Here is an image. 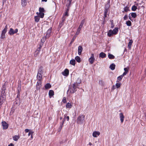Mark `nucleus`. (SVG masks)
<instances>
[{"mask_svg": "<svg viewBox=\"0 0 146 146\" xmlns=\"http://www.w3.org/2000/svg\"><path fill=\"white\" fill-rule=\"evenodd\" d=\"M6 88V85L4 84L2 86L1 93L0 95V98H1V99L5 100V90Z\"/></svg>", "mask_w": 146, "mask_h": 146, "instance_id": "1", "label": "nucleus"}, {"mask_svg": "<svg viewBox=\"0 0 146 146\" xmlns=\"http://www.w3.org/2000/svg\"><path fill=\"white\" fill-rule=\"evenodd\" d=\"M77 88L76 86L74 83L72 86L70 85L69 86L68 90L67 91V92L69 91L70 93L72 94L74 93L76 91Z\"/></svg>", "mask_w": 146, "mask_h": 146, "instance_id": "2", "label": "nucleus"}, {"mask_svg": "<svg viewBox=\"0 0 146 146\" xmlns=\"http://www.w3.org/2000/svg\"><path fill=\"white\" fill-rule=\"evenodd\" d=\"M52 28H50L47 31L46 36L44 37L42 39H41V41L42 42V44L44 42L46 38H48L50 36L52 31Z\"/></svg>", "mask_w": 146, "mask_h": 146, "instance_id": "3", "label": "nucleus"}, {"mask_svg": "<svg viewBox=\"0 0 146 146\" xmlns=\"http://www.w3.org/2000/svg\"><path fill=\"white\" fill-rule=\"evenodd\" d=\"M85 116L83 115H80L78 117L77 119V123L78 124L82 123L84 120Z\"/></svg>", "mask_w": 146, "mask_h": 146, "instance_id": "4", "label": "nucleus"}, {"mask_svg": "<svg viewBox=\"0 0 146 146\" xmlns=\"http://www.w3.org/2000/svg\"><path fill=\"white\" fill-rule=\"evenodd\" d=\"M84 21L85 19H83L82 21L80 24L77 29V31L76 32V35H78L84 23Z\"/></svg>", "mask_w": 146, "mask_h": 146, "instance_id": "5", "label": "nucleus"}, {"mask_svg": "<svg viewBox=\"0 0 146 146\" xmlns=\"http://www.w3.org/2000/svg\"><path fill=\"white\" fill-rule=\"evenodd\" d=\"M42 42L41 41L40 44L39 46L36 49V50L35 52L34 55L35 56H36L39 53L40 51V49L41 47V45L43 44V43L42 44Z\"/></svg>", "mask_w": 146, "mask_h": 146, "instance_id": "6", "label": "nucleus"}, {"mask_svg": "<svg viewBox=\"0 0 146 146\" xmlns=\"http://www.w3.org/2000/svg\"><path fill=\"white\" fill-rule=\"evenodd\" d=\"M95 60V59L94 54H91V56L89 58L88 60L90 63V64H92L94 63Z\"/></svg>", "mask_w": 146, "mask_h": 146, "instance_id": "7", "label": "nucleus"}, {"mask_svg": "<svg viewBox=\"0 0 146 146\" xmlns=\"http://www.w3.org/2000/svg\"><path fill=\"white\" fill-rule=\"evenodd\" d=\"M2 125L3 126V129H6L8 127V124L5 121H3L2 122Z\"/></svg>", "mask_w": 146, "mask_h": 146, "instance_id": "8", "label": "nucleus"}, {"mask_svg": "<svg viewBox=\"0 0 146 146\" xmlns=\"http://www.w3.org/2000/svg\"><path fill=\"white\" fill-rule=\"evenodd\" d=\"M119 118L121 123H123V122L125 118V117L123 115V113H121L119 114Z\"/></svg>", "mask_w": 146, "mask_h": 146, "instance_id": "9", "label": "nucleus"}, {"mask_svg": "<svg viewBox=\"0 0 146 146\" xmlns=\"http://www.w3.org/2000/svg\"><path fill=\"white\" fill-rule=\"evenodd\" d=\"M38 73L43 74L44 73V70L42 66H40L39 68Z\"/></svg>", "mask_w": 146, "mask_h": 146, "instance_id": "10", "label": "nucleus"}, {"mask_svg": "<svg viewBox=\"0 0 146 146\" xmlns=\"http://www.w3.org/2000/svg\"><path fill=\"white\" fill-rule=\"evenodd\" d=\"M69 70L66 69L64 72H62V74L64 76H67L69 74Z\"/></svg>", "mask_w": 146, "mask_h": 146, "instance_id": "11", "label": "nucleus"}, {"mask_svg": "<svg viewBox=\"0 0 146 146\" xmlns=\"http://www.w3.org/2000/svg\"><path fill=\"white\" fill-rule=\"evenodd\" d=\"M27 0H21V4L22 6L24 7L27 5Z\"/></svg>", "mask_w": 146, "mask_h": 146, "instance_id": "12", "label": "nucleus"}, {"mask_svg": "<svg viewBox=\"0 0 146 146\" xmlns=\"http://www.w3.org/2000/svg\"><path fill=\"white\" fill-rule=\"evenodd\" d=\"M100 134V133L98 131H94L93 133V136L95 137H97V136H99Z\"/></svg>", "mask_w": 146, "mask_h": 146, "instance_id": "13", "label": "nucleus"}, {"mask_svg": "<svg viewBox=\"0 0 146 146\" xmlns=\"http://www.w3.org/2000/svg\"><path fill=\"white\" fill-rule=\"evenodd\" d=\"M106 56V54L103 52H101L99 54V57L102 58H105Z\"/></svg>", "mask_w": 146, "mask_h": 146, "instance_id": "14", "label": "nucleus"}, {"mask_svg": "<svg viewBox=\"0 0 146 146\" xmlns=\"http://www.w3.org/2000/svg\"><path fill=\"white\" fill-rule=\"evenodd\" d=\"M42 74H40L39 73H38L37 75V79L42 80Z\"/></svg>", "mask_w": 146, "mask_h": 146, "instance_id": "15", "label": "nucleus"}, {"mask_svg": "<svg viewBox=\"0 0 146 146\" xmlns=\"http://www.w3.org/2000/svg\"><path fill=\"white\" fill-rule=\"evenodd\" d=\"M8 33L11 35H12L15 34L14 31L12 28H11L8 32Z\"/></svg>", "mask_w": 146, "mask_h": 146, "instance_id": "16", "label": "nucleus"}, {"mask_svg": "<svg viewBox=\"0 0 146 146\" xmlns=\"http://www.w3.org/2000/svg\"><path fill=\"white\" fill-rule=\"evenodd\" d=\"M83 50V48L81 46H79L78 47V54L79 55H80L81 54Z\"/></svg>", "mask_w": 146, "mask_h": 146, "instance_id": "17", "label": "nucleus"}, {"mask_svg": "<svg viewBox=\"0 0 146 146\" xmlns=\"http://www.w3.org/2000/svg\"><path fill=\"white\" fill-rule=\"evenodd\" d=\"M133 41L131 39L129 40V42L128 44V48H129V49H130L131 48V46L133 43Z\"/></svg>", "mask_w": 146, "mask_h": 146, "instance_id": "18", "label": "nucleus"}, {"mask_svg": "<svg viewBox=\"0 0 146 146\" xmlns=\"http://www.w3.org/2000/svg\"><path fill=\"white\" fill-rule=\"evenodd\" d=\"M76 60H75L73 59L71 60L70 62V64L74 66L75 64Z\"/></svg>", "mask_w": 146, "mask_h": 146, "instance_id": "19", "label": "nucleus"}, {"mask_svg": "<svg viewBox=\"0 0 146 146\" xmlns=\"http://www.w3.org/2000/svg\"><path fill=\"white\" fill-rule=\"evenodd\" d=\"M118 29L117 27H116L112 31V32L113 35H116L118 32Z\"/></svg>", "mask_w": 146, "mask_h": 146, "instance_id": "20", "label": "nucleus"}, {"mask_svg": "<svg viewBox=\"0 0 146 146\" xmlns=\"http://www.w3.org/2000/svg\"><path fill=\"white\" fill-rule=\"evenodd\" d=\"M46 89H48L51 87V85L49 83L46 84L44 86Z\"/></svg>", "mask_w": 146, "mask_h": 146, "instance_id": "21", "label": "nucleus"}, {"mask_svg": "<svg viewBox=\"0 0 146 146\" xmlns=\"http://www.w3.org/2000/svg\"><path fill=\"white\" fill-rule=\"evenodd\" d=\"M20 138V136L19 135H15L13 137V139L15 141H17Z\"/></svg>", "mask_w": 146, "mask_h": 146, "instance_id": "22", "label": "nucleus"}, {"mask_svg": "<svg viewBox=\"0 0 146 146\" xmlns=\"http://www.w3.org/2000/svg\"><path fill=\"white\" fill-rule=\"evenodd\" d=\"M72 0H67L66 1L67 3L66 4V6L67 7H70L71 4Z\"/></svg>", "mask_w": 146, "mask_h": 146, "instance_id": "23", "label": "nucleus"}, {"mask_svg": "<svg viewBox=\"0 0 146 146\" xmlns=\"http://www.w3.org/2000/svg\"><path fill=\"white\" fill-rule=\"evenodd\" d=\"M113 34L112 32V31L111 30H110L109 31L108 33V35L109 37L111 36Z\"/></svg>", "mask_w": 146, "mask_h": 146, "instance_id": "24", "label": "nucleus"}, {"mask_svg": "<svg viewBox=\"0 0 146 146\" xmlns=\"http://www.w3.org/2000/svg\"><path fill=\"white\" fill-rule=\"evenodd\" d=\"M108 57L110 59H112L115 58V56L113 55L108 53Z\"/></svg>", "mask_w": 146, "mask_h": 146, "instance_id": "25", "label": "nucleus"}, {"mask_svg": "<svg viewBox=\"0 0 146 146\" xmlns=\"http://www.w3.org/2000/svg\"><path fill=\"white\" fill-rule=\"evenodd\" d=\"M75 60H76L77 62L78 63L80 62L81 61L80 57L78 56H77L75 57Z\"/></svg>", "mask_w": 146, "mask_h": 146, "instance_id": "26", "label": "nucleus"}, {"mask_svg": "<svg viewBox=\"0 0 146 146\" xmlns=\"http://www.w3.org/2000/svg\"><path fill=\"white\" fill-rule=\"evenodd\" d=\"M115 65L114 64L112 63L110 65V68L111 70H113L115 69Z\"/></svg>", "mask_w": 146, "mask_h": 146, "instance_id": "27", "label": "nucleus"}, {"mask_svg": "<svg viewBox=\"0 0 146 146\" xmlns=\"http://www.w3.org/2000/svg\"><path fill=\"white\" fill-rule=\"evenodd\" d=\"M129 14L131 15V17L133 18H135L137 16L136 14L135 13H131Z\"/></svg>", "mask_w": 146, "mask_h": 146, "instance_id": "28", "label": "nucleus"}, {"mask_svg": "<svg viewBox=\"0 0 146 146\" xmlns=\"http://www.w3.org/2000/svg\"><path fill=\"white\" fill-rule=\"evenodd\" d=\"M54 95V92L52 90H50L49 92V95L50 97H51Z\"/></svg>", "mask_w": 146, "mask_h": 146, "instance_id": "29", "label": "nucleus"}, {"mask_svg": "<svg viewBox=\"0 0 146 146\" xmlns=\"http://www.w3.org/2000/svg\"><path fill=\"white\" fill-rule=\"evenodd\" d=\"M81 82V80H80L78 78L77 80V82L75 84H76V86H78V84H80Z\"/></svg>", "mask_w": 146, "mask_h": 146, "instance_id": "30", "label": "nucleus"}, {"mask_svg": "<svg viewBox=\"0 0 146 146\" xmlns=\"http://www.w3.org/2000/svg\"><path fill=\"white\" fill-rule=\"evenodd\" d=\"M38 81L37 83L36 86H41V84H42V80H38Z\"/></svg>", "mask_w": 146, "mask_h": 146, "instance_id": "31", "label": "nucleus"}, {"mask_svg": "<svg viewBox=\"0 0 146 146\" xmlns=\"http://www.w3.org/2000/svg\"><path fill=\"white\" fill-rule=\"evenodd\" d=\"M14 104L17 105H20V101L18 99V100L16 99V101H15L14 102Z\"/></svg>", "mask_w": 146, "mask_h": 146, "instance_id": "32", "label": "nucleus"}, {"mask_svg": "<svg viewBox=\"0 0 146 146\" xmlns=\"http://www.w3.org/2000/svg\"><path fill=\"white\" fill-rule=\"evenodd\" d=\"M123 77V76L121 75L118 76L117 78V80L116 81V82H119V81L121 80V79H122Z\"/></svg>", "mask_w": 146, "mask_h": 146, "instance_id": "33", "label": "nucleus"}, {"mask_svg": "<svg viewBox=\"0 0 146 146\" xmlns=\"http://www.w3.org/2000/svg\"><path fill=\"white\" fill-rule=\"evenodd\" d=\"M40 20V18L38 16H35V22H38Z\"/></svg>", "mask_w": 146, "mask_h": 146, "instance_id": "34", "label": "nucleus"}, {"mask_svg": "<svg viewBox=\"0 0 146 146\" xmlns=\"http://www.w3.org/2000/svg\"><path fill=\"white\" fill-rule=\"evenodd\" d=\"M66 107L67 108H70L72 107V105L70 103L68 102L66 105Z\"/></svg>", "mask_w": 146, "mask_h": 146, "instance_id": "35", "label": "nucleus"}, {"mask_svg": "<svg viewBox=\"0 0 146 146\" xmlns=\"http://www.w3.org/2000/svg\"><path fill=\"white\" fill-rule=\"evenodd\" d=\"M124 11H123L122 12L124 13V11L127 12L128 11H129V7L127 6H126L124 8Z\"/></svg>", "mask_w": 146, "mask_h": 146, "instance_id": "36", "label": "nucleus"}, {"mask_svg": "<svg viewBox=\"0 0 146 146\" xmlns=\"http://www.w3.org/2000/svg\"><path fill=\"white\" fill-rule=\"evenodd\" d=\"M108 9V7L105 6V10L104 12V14H107V13L109 10Z\"/></svg>", "mask_w": 146, "mask_h": 146, "instance_id": "37", "label": "nucleus"}, {"mask_svg": "<svg viewBox=\"0 0 146 146\" xmlns=\"http://www.w3.org/2000/svg\"><path fill=\"white\" fill-rule=\"evenodd\" d=\"M126 24L127 26H130L131 25V23L130 21L128 20L126 22Z\"/></svg>", "mask_w": 146, "mask_h": 146, "instance_id": "38", "label": "nucleus"}, {"mask_svg": "<svg viewBox=\"0 0 146 146\" xmlns=\"http://www.w3.org/2000/svg\"><path fill=\"white\" fill-rule=\"evenodd\" d=\"M137 9V7L135 5H134L132 6L131 8V10L132 11H135Z\"/></svg>", "mask_w": 146, "mask_h": 146, "instance_id": "39", "label": "nucleus"}, {"mask_svg": "<svg viewBox=\"0 0 146 146\" xmlns=\"http://www.w3.org/2000/svg\"><path fill=\"white\" fill-rule=\"evenodd\" d=\"M121 85V83H117L115 84V86L117 88H119Z\"/></svg>", "mask_w": 146, "mask_h": 146, "instance_id": "40", "label": "nucleus"}, {"mask_svg": "<svg viewBox=\"0 0 146 146\" xmlns=\"http://www.w3.org/2000/svg\"><path fill=\"white\" fill-rule=\"evenodd\" d=\"M44 14L43 13H39L38 14V16L41 18H43L44 17Z\"/></svg>", "mask_w": 146, "mask_h": 146, "instance_id": "41", "label": "nucleus"}, {"mask_svg": "<svg viewBox=\"0 0 146 146\" xmlns=\"http://www.w3.org/2000/svg\"><path fill=\"white\" fill-rule=\"evenodd\" d=\"M39 11L40 13H43L44 11V8H43L40 7L39 8Z\"/></svg>", "mask_w": 146, "mask_h": 146, "instance_id": "42", "label": "nucleus"}, {"mask_svg": "<svg viewBox=\"0 0 146 146\" xmlns=\"http://www.w3.org/2000/svg\"><path fill=\"white\" fill-rule=\"evenodd\" d=\"M64 24V22L62 21H60L59 23V27L60 28Z\"/></svg>", "mask_w": 146, "mask_h": 146, "instance_id": "43", "label": "nucleus"}, {"mask_svg": "<svg viewBox=\"0 0 146 146\" xmlns=\"http://www.w3.org/2000/svg\"><path fill=\"white\" fill-rule=\"evenodd\" d=\"M5 34H3V33H1V39H4V38H5Z\"/></svg>", "mask_w": 146, "mask_h": 146, "instance_id": "44", "label": "nucleus"}, {"mask_svg": "<svg viewBox=\"0 0 146 146\" xmlns=\"http://www.w3.org/2000/svg\"><path fill=\"white\" fill-rule=\"evenodd\" d=\"M21 85H19L17 87V90H18V93H19L20 91H21Z\"/></svg>", "mask_w": 146, "mask_h": 146, "instance_id": "45", "label": "nucleus"}, {"mask_svg": "<svg viewBox=\"0 0 146 146\" xmlns=\"http://www.w3.org/2000/svg\"><path fill=\"white\" fill-rule=\"evenodd\" d=\"M110 0H109L108 1L107 3V4H106V5L105 6L108 7V8H109V7L110 6Z\"/></svg>", "mask_w": 146, "mask_h": 146, "instance_id": "46", "label": "nucleus"}, {"mask_svg": "<svg viewBox=\"0 0 146 146\" xmlns=\"http://www.w3.org/2000/svg\"><path fill=\"white\" fill-rule=\"evenodd\" d=\"M62 102L64 103H65L66 102V98L65 97H64L63 98V100H62Z\"/></svg>", "mask_w": 146, "mask_h": 146, "instance_id": "47", "label": "nucleus"}, {"mask_svg": "<svg viewBox=\"0 0 146 146\" xmlns=\"http://www.w3.org/2000/svg\"><path fill=\"white\" fill-rule=\"evenodd\" d=\"M77 36V35H76V33L75 35H74V36L72 38V42L74 41V40H75V39L76 38V36Z\"/></svg>", "mask_w": 146, "mask_h": 146, "instance_id": "48", "label": "nucleus"}, {"mask_svg": "<svg viewBox=\"0 0 146 146\" xmlns=\"http://www.w3.org/2000/svg\"><path fill=\"white\" fill-rule=\"evenodd\" d=\"M7 30L6 29H4L2 31V33H3V34H5V33L7 32Z\"/></svg>", "mask_w": 146, "mask_h": 146, "instance_id": "49", "label": "nucleus"}, {"mask_svg": "<svg viewBox=\"0 0 146 146\" xmlns=\"http://www.w3.org/2000/svg\"><path fill=\"white\" fill-rule=\"evenodd\" d=\"M123 19L124 20H126L128 19V16L127 15H125L123 17Z\"/></svg>", "mask_w": 146, "mask_h": 146, "instance_id": "50", "label": "nucleus"}, {"mask_svg": "<svg viewBox=\"0 0 146 146\" xmlns=\"http://www.w3.org/2000/svg\"><path fill=\"white\" fill-rule=\"evenodd\" d=\"M127 73L128 72H124L123 73V74L122 75H121L123 77L125 75L127 74Z\"/></svg>", "mask_w": 146, "mask_h": 146, "instance_id": "51", "label": "nucleus"}, {"mask_svg": "<svg viewBox=\"0 0 146 146\" xmlns=\"http://www.w3.org/2000/svg\"><path fill=\"white\" fill-rule=\"evenodd\" d=\"M124 70L125 71V72H128V69L127 68H125L124 69Z\"/></svg>", "mask_w": 146, "mask_h": 146, "instance_id": "52", "label": "nucleus"}, {"mask_svg": "<svg viewBox=\"0 0 146 146\" xmlns=\"http://www.w3.org/2000/svg\"><path fill=\"white\" fill-rule=\"evenodd\" d=\"M66 119L65 118H64L62 121V122L60 123V124L63 125L64 121H65Z\"/></svg>", "mask_w": 146, "mask_h": 146, "instance_id": "53", "label": "nucleus"}, {"mask_svg": "<svg viewBox=\"0 0 146 146\" xmlns=\"http://www.w3.org/2000/svg\"><path fill=\"white\" fill-rule=\"evenodd\" d=\"M64 15L65 16H68V11H66L65 12V14Z\"/></svg>", "mask_w": 146, "mask_h": 146, "instance_id": "54", "label": "nucleus"}, {"mask_svg": "<svg viewBox=\"0 0 146 146\" xmlns=\"http://www.w3.org/2000/svg\"><path fill=\"white\" fill-rule=\"evenodd\" d=\"M65 19V17H64V16H63L62 18L61 21L64 22Z\"/></svg>", "mask_w": 146, "mask_h": 146, "instance_id": "55", "label": "nucleus"}, {"mask_svg": "<svg viewBox=\"0 0 146 146\" xmlns=\"http://www.w3.org/2000/svg\"><path fill=\"white\" fill-rule=\"evenodd\" d=\"M63 125H62V124H60V126L59 128V129L60 130H61V129L62 128Z\"/></svg>", "mask_w": 146, "mask_h": 146, "instance_id": "56", "label": "nucleus"}, {"mask_svg": "<svg viewBox=\"0 0 146 146\" xmlns=\"http://www.w3.org/2000/svg\"><path fill=\"white\" fill-rule=\"evenodd\" d=\"M106 21L105 19H104V21L102 23V25H104L105 24V22Z\"/></svg>", "mask_w": 146, "mask_h": 146, "instance_id": "57", "label": "nucleus"}, {"mask_svg": "<svg viewBox=\"0 0 146 146\" xmlns=\"http://www.w3.org/2000/svg\"><path fill=\"white\" fill-rule=\"evenodd\" d=\"M113 21H112V23H111V28H113L114 27V25L113 23Z\"/></svg>", "mask_w": 146, "mask_h": 146, "instance_id": "58", "label": "nucleus"}, {"mask_svg": "<svg viewBox=\"0 0 146 146\" xmlns=\"http://www.w3.org/2000/svg\"><path fill=\"white\" fill-rule=\"evenodd\" d=\"M107 14H104V19H105V18L107 17Z\"/></svg>", "mask_w": 146, "mask_h": 146, "instance_id": "59", "label": "nucleus"}, {"mask_svg": "<svg viewBox=\"0 0 146 146\" xmlns=\"http://www.w3.org/2000/svg\"><path fill=\"white\" fill-rule=\"evenodd\" d=\"M33 132L30 131L28 134V135L29 136L30 135H31L33 134Z\"/></svg>", "mask_w": 146, "mask_h": 146, "instance_id": "60", "label": "nucleus"}, {"mask_svg": "<svg viewBox=\"0 0 146 146\" xmlns=\"http://www.w3.org/2000/svg\"><path fill=\"white\" fill-rule=\"evenodd\" d=\"M41 86H36V89L38 90H39L40 89V87Z\"/></svg>", "mask_w": 146, "mask_h": 146, "instance_id": "61", "label": "nucleus"}, {"mask_svg": "<svg viewBox=\"0 0 146 146\" xmlns=\"http://www.w3.org/2000/svg\"><path fill=\"white\" fill-rule=\"evenodd\" d=\"M29 130L28 129H26L25 130V131L26 133H27V132H29Z\"/></svg>", "mask_w": 146, "mask_h": 146, "instance_id": "62", "label": "nucleus"}, {"mask_svg": "<svg viewBox=\"0 0 146 146\" xmlns=\"http://www.w3.org/2000/svg\"><path fill=\"white\" fill-rule=\"evenodd\" d=\"M67 120V121H68L69 119V117L68 116H66V119Z\"/></svg>", "mask_w": 146, "mask_h": 146, "instance_id": "63", "label": "nucleus"}, {"mask_svg": "<svg viewBox=\"0 0 146 146\" xmlns=\"http://www.w3.org/2000/svg\"><path fill=\"white\" fill-rule=\"evenodd\" d=\"M8 146H14L13 144L12 143H11L10 144L8 145Z\"/></svg>", "mask_w": 146, "mask_h": 146, "instance_id": "64", "label": "nucleus"}]
</instances>
